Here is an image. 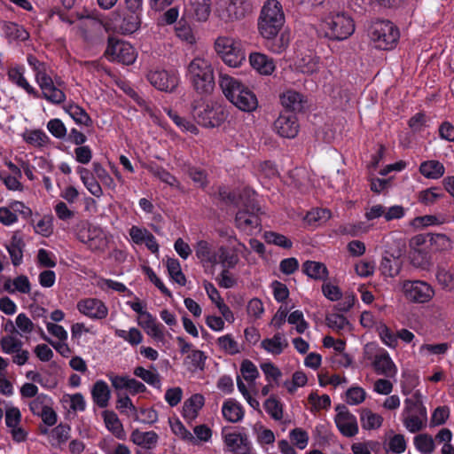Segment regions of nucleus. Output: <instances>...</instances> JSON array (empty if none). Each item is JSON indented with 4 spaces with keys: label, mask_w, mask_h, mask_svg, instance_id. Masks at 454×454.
I'll list each match as a JSON object with an SVG mask.
<instances>
[{
    "label": "nucleus",
    "mask_w": 454,
    "mask_h": 454,
    "mask_svg": "<svg viewBox=\"0 0 454 454\" xmlns=\"http://www.w3.org/2000/svg\"><path fill=\"white\" fill-rule=\"evenodd\" d=\"M194 94L192 102V114L194 121L204 128L221 126L228 118L229 112L221 104L209 103L203 98L209 93V87H193ZM214 87H210L212 90Z\"/></svg>",
    "instance_id": "nucleus-1"
},
{
    "label": "nucleus",
    "mask_w": 454,
    "mask_h": 454,
    "mask_svg": "<svg viewBox=\"0 0 454 454\" xmlns=\"http://www.w3.org/2000/svg\"><path fill=\"white\" fill-rule=\"evenodd\" d=\"M285 23L281 4L277 0H267L258 19V29L262 37L277 35Z\"/></svg>",
    "instance_id": "nucleus-2"
},
{
    "label": "nucleus",
    "mask_w": 454,
    "mask_h": 454,
    "mask_svg": "<svg viewBox=\"0 0 454 454\" xmlns=\"http://www.w3.org/2000/svg\"><path fill=\"white\" fill-rule=\"evenodd\" d=\"M325 36L333 41L348 38L355 31L353 20L345 13H336L325 18L321 25Z\"/></svg>",
    "instance_id": "nucleus-3"
},
{
    "label": "nucleus",
    "mask_w": 454,
    "mask_h": 454,
    "mask_svg": "<svg viewBox=\"0 0 454 454\" xmlns=\"http://www.w3.org/2000/svg\"><path fill=\"white\" fill-rule=\"evenodd\" d=\"M215 50L223 61L231 67H239L246 59V53L240 40L230 36H218Z\"/></svg>",
    "instance_id": "nucleus-4"
},
{
    "label": "nucleus",
    "mask_w": 454,
    "mask_h": 454,
    "mask_svg": "<svg viewBox=\"0 0 454 454\" xmlns=\"http://www.w3.org/2000/svg\"><path fill=\"white\" fill-rule=\"evenodd\" d=\"M371 39L378 49L387 51L394 48L400 37L398 28L389 20H377L368 29Z\"/></svg>",
    "instance_id": "nucleus-5"
},
{
    "label": "nucleus",
    "mask_w": 454,
    "mask_h": 454,
    "mask_svg": "<svg viewBox=\"0 0 454 454\" xmlns=\"http://www.w3.org/2000/svg\"><path fill=\"white\" fill-rule=\"evenodd\" d=\"M223 94L237 108L251 113L258 107L255 94L248 87H221Z\"/></svg>",
    "instance_id": "nucleus-6"
},
{
    "label": "nucleus",
    "mask_w": 454,
    "mask_h": 454,
    "mask_svg": "<svg viewBox=\"0 0 454 454\" xmlns=\"http://www.w3.org/2000/svg\"><path fill=\"white\" fill-rule=\"evenodd\" d=\"M76 238L91 252L104 251L107 247L106 235L98 225L88 223L82 224L77 230Z\"/></svg>",
    "instance_id": "nucleus-7"
},
{
    "label": "nucleus",
    "mask_w": 454,
    "mask_h": 454,
    "mask_svg": "<svg viewBox=\"0 0 454 454\" xmlns=\"http://www.w3.org/2000/svg\"><path fill=\"white\" fill-rule=\"evenodd\" d=\"M250 5L246 0H220L215 15L224 22L241 20L249 12Z\"/></svg>",
    "instance_id": "nucleus-8"
},
{
    "label": "nucleus",
    "mask_w": 454,
    "mask_h": 454,
    "mask_svg": "<svg viewBox=\"0 0 454 454\" xmlns=\"http://www.w3.org/2000/svg\"><path fill=\"white\" fill-rule=\"evenodd\" d=\"M105 54L110 60L123 65L133 64L137 58L136 51L131 44L114 36L108 37Z\"/></svg>",
    "instance_id": "nucleus-9"
},
{
    "label": "nucleus",
    "mask_w": 454,
    "mask_h": 454,
    "mask_svg": "<svg viewBox=\"0 0 454 454\" xmlns=\"http://www.w3.org/2000/svg\"><path fill=\"white\" fill-rule=\"evenodd\" d=\"M245 207V208L239 209L236 213L235 226L240 231L251 235L253 231L261 225V219L257 215L261 207L254 201H251L249 205H246Z\"/></svg>",
    "instance_id": "nucleus-10"
},
{
    "label": "nucleus",
    "mask_w": 454,
    "mask_h": 454,
    "mask_svg": "<svg viewBox=\"0 0 454 454\" xmlns=\"http://www.w3.org/2000/svg\"><path fill=\"white\" fill-rule=\"evenodd\" d=\"M223 441L229 451L235 454H256L246 433L222 431Z\"/></svg>",
    "instance_id": "nucleus-11"
},
{
    "label": "nucleus",
    "mask_w": 454,
    "mask_h": 454,
    "mask_svg": "<svg viewBox=\"0 0 454 454\" xmlns=\"http://www.w3.org/2000/svg\"><path fill=\"white\" fill-rule=\"evenodd\" d=\"M188 76L193 85H210L214 83V71L204 59H194L188 67Z\"/></svg>",
    "instance_id": "nucleus-12"
},
{
    "label": "nucleus",
    "mask_w": 454,
    "mask_h": 454,
    "mask_svg": "<svg viewBox=\"0 0 454 454\" xmlns=\"http://www.w3.org/2000/svg\"><path fill=\"white\" fill-rule=\"evenodd\" d=\"M403 292L405 297L415 303H426L434 294L433 287L422 280H406L403 283Z\"/></svg>",
    "instance_id": "nucleus-13"
},
{
    "label": "nucleus",
    "mask_w": 454,
    "mask_h": 454,
    "mask_svg": "<svg viewBox=\"0 0 454 454\" xmlns=\"http://www.w3.org/2000/svg\"><path fill=\"white\" fill-rule=\"evenodd\" d=\"M337 414L334 422L337 428L346 437H353L358 433V425L356 418L349 412L344 404L336 406Z\"/></svg>",
    "instance_id": "nucleus-14"
},
{
    "label": "nucleus",
    "mask_w": 454,
    "mask_h": 454,
    "mask_svg": "<svg viewBox=\"0 0 454 454\" xmlns=\"http://www.w3.org/2000/svg\"><path fill=\"white\" fill-rule=\"evenodd\" d=\"M280 103L285 108V112L294 114L295 113H304L309 108L307 96L291 89L280 95Z\"/></svg>",
    "instance_id": "nucleus-15"
},
{
    "label": "nucleus",
    "mask_w": 454,
    "mask_h": 454,
    "mask_svg": "<svg viewBox=\"0 0 454 454\" xmlns=\"http://www.w3.org/2000/svg\"><path fill=\"white\" fill-rule=\"evenodd\" d=\"M78 311L94 320L105 319L108 315V308L99 299L85 298L77 302Z\"/></svg>",
    "instance_id": "nucleus-16"
},
{
    "label": "nucleus",
    "mask_w": 454,
    "mask_h": 454,
    "mask_svg": "<svg viewBox=\"0 0 454 454\" xmlns=\"http://www.w3.org/2000/svg\"><path fill=\"white\" fill-rule=\"evenodd\" d=\"M299 128L298 119L292 113H281L274 121L275 131L285 138H294L299 132Z\"/></svg>",
    "instance_id": "nucleus-17"
},
{
    "label": "nucleus",
    "mask_w": 454,
    "mask_h": 454,
    "mask_svg": "<svg viewBox=\"0 0 454 454\" xmlns=\"http://www.w3.org/2000/svg\"><path fill=\"white\" fill-rule=\"evenodd\" d=\"M372 366L378 374L386 377L392 378L397 372L395 363L385 349H381L375 355Z\"/></svg>",
    "instance_id": "nucleus-18"
},
{
    "label": "nucleus",
    "mask_w": 454,
    "mask_h": 454,
    "mask_svg": "<svg viewBox=\"0 0 454 454\" xmlns=\"http://www.w3.org/2000/svg\"><path fill=\"white\" fill-rule=\"evenodd\" d=\"M195 254L204 267L216 265L215 256L217 250L207 240H199L195 245Z\"/></svg>",
    "instance_id": "nucleus-19"
},
{
    "label": "nucleus",
    "mask_w": 454,
    "mask_h": 454,
    "mask_svg": "<svg viewBox=\"0 0 454 454\" xmlns=\"http://www.w3.org/2000/svg\"><path fill=\"white\" fill-rule=\"evenodd\" d=\"M215 261L216 265L220 264L223 269L232 270L239 262V251L235 247L220 246L217 248Z\"/></svg>",
    "instance_id": "nucleus-20"
},
{
    "label": "nucleus",
    "mask_w": 454,
    "mask_h": 454,
    "mask_svg": "<svg viewBox=\"0 0 454 454\" xmlns=\"http://www.w3.org/2000/svg\"><path fill=\"white\" fill-rule=\"evenodd\" d=\"M223 417L231 423H237L243 419L245 410L235 399H226L222 406Z\"/></svg>",
    "instance_id": "nucleus-21"
},
{
    "label": "nucleus",
    "mask_w": 454,
    "mask_h": 454,
    "mask_svg": "<svg viewBox=\"0 0 454 454\" xmlns=\"http://www.w3.org/2000/svg\"><path fill=\"white\" fill-rule=\"evenodd\" d=\"M13 266H20L23 262V250L25 242L22 238L13 234L11 239L4 244Z\"/></svg>",
    "instance_id": "nucleus-22"
},
{
    "label": "nucleus",
    "mask_w": 454,
    "mask_h": 454,
    "mask_svg": "<svg viewBox=\"0 0 454 454\" xmlns=\"http://www.w3.org/2000/svg\"><path fill=\"white\" fill-rule=\"evenodd\" d=\"M249 62L251 67L262 74H270L275 69L273 59L262 53H250Z\"/></svg>",
    "instance_id": "nucleus-23"
},
{
    "label": "nucleus",
    "mask_w": 454,
    "mask_h": 454,
    "mask_svg": "<svg viewBox=\"0 0 454 454\" xmlns=\"http://www.w3.org/2000/svg\"><path fill=\"white\" fill-rule=\"evenodd\" d=\"M205 398L200 394H194L190 398H188L183 405V417L187 420L194 419L199 411L204 406Z\"/></svg>",
    "instance_id": "nucleus-24"
},
{
    "label": "nucleus",
    "mask_w": 454,
    "mask_h": 454,
    "mask_svg": "<svg viewBox=\"0 0 454 454\" xmlns=\"http://www.w3.org/2000/svg\"><path fill=\"white\" fill-rule=\"evenodd\" d=\"M93 402L100 408L108 406L111 391L107 383L102 380H97L91 389Z\"/></svg>",
    "instance_id": "nucleus-25"
},
{
    "label": "nucleus",
    "mask_w": 454,
    "mask_h": 454,
    "mask_svg": "<svg viewBox=\"0 0 454 454\" xmlns=\"http://www.w3.org/2000/svg\"><path fill=\"white\" fill-rule=\"evenodd\" d=\"M419 173L427 179H439L443 176L445 168L442 162L436 160L422 161L419 165Z\"/></svg>",
    "instance_id": "nucleus-26"
},
{
    "label": "nucleus",
    "mask_w": 454,
    "mask_h": 454,
    "mask_svg": "<svg viewBox=\"0 0 454 454\" xmlns=\"http://www.w3.org/2000/svg\"><path fill=\"white\" fill-rule=\"evenodd\" d=\"M159 436L154 431L141 432L138 429L132 431L130 441L145 449L153 448L158 442Z\"/></svg>",
    "instance_id": "nucleus-27"
},
{
    "label": "nucleus",
    "mask_w": 454,
    "mask_h": 454,
    "mask_svg": "<svg viewBox=\"0 0 454 454\" xmlns=\"http://www.w3.org/2000/svg\"><path fill=\"white\" fill-rule=\"evenodd\" d=\"M302 272L315 280H325L328 277V270L323 262L306 261L302 264Z\"/></svg>",
    "instance_id": "nucleus-28"
},
{
    "label": "nucleus",
    "mask_w": 454,
    "mask_h": 454,
    "mask_svg": "<svg viewBox=\"0 0 454 454\" xmlns=\"http://www.w3.org/2000/svg\"><path fill=\"white\" fill-rule=\"evenodd\" d=\"M211 12V0H191L190 13L199 22L207 20Z\"/></svg>",
    "instance_id": "nucleus-29"
},
{
    "label": "nucleus",
    "mask_w": 454,
    "mask_h": 454,
    "mask_svg": "<svg viewBox=\"0 0 454 454\" xmlns=\"http://www.w3.org/2000/svg\"><path fill=\"white\" fill-rule=\"evenodd\" d=\"M147 78L151 85H177L178 78L174 73L166 70H154L147 74Z\"/></svg>",
    "instance_id": "nucleus-30"
},
{
    "label": "nucleus",
    "mask_w": 454,
    "mask_h": 454,
    "mask_svg": "<svg viewBox=\"0 0 454 454\" xmlns=\"http://www.w3.org/2000/svg\"><path fill=\"white\" fill-rule=\"evenodd\" d=\"M360 422L364 430H373L381 427L383 418L370 409L364 408L360 411Z\"/></svg>",
    "instance_id": "nucleus-31"
},
{
    "label": "nucleus",
    "mask_w": 454,
    "mask_h": 454,
    "mask_svg": "<svg viewBox=\"0 0 454 454\" xmlns=\"http://www.w3.org/2000/svg\"><path fill=\"white\" fill-rule=\"evenodd\" d=\"M287 345L286 340L283 339L279 333L274 334L272 338L264 339L261 343L263 349L273 355H280Z\"/></svg>",
    "instance_id": "nucleus-32"
},
{
    "label": "nucleus",
    "mask_w": 454,
    "mask_h": 454,
    "mask_svg": "<svg viewBox=\"0 0 454 454\" xmlns=\"http://www.w3.org/2000/svg\"><path fill=\"white\" fill-rule=\"evenodd\" d=\"M185 171L197 187L205 189L209 184L208 175L206 169L188 164Z\"/></svg>",
    "instance_id": "nucleus-33"
},
{
    "label": "nucleus",
    "mask_w": 454,
    "mask_h": 454,
    "mask_svg": "<svg viewBox=\"0 0 454 454\" xmlns=\"http://www.w3.org/2000/svg\"><path fill=\"white\" fill-rule=\"evenodd\" d=\"M3 30L10 41L24 42L29 38L28 32L22 26L14 22H4Z\"/></svg>",
    "instance_id": "nucleus-34"
},
{
    "label": "nucleus",
    "mask_w": 454,
    "mask_h": 454,
    "mask_svg": "<svg viewBox=\"0 0 454 454\" xmlns=\"http://www.w3.org/2000/svg\"><path fill=\"white\" fill-rule=\"evenodd\" d=\"M145 330L147 334L157 340H162L164 338V325L157 322L156 317L152 314H146L144 323L140 324Z\"/></svg>",
    "instance_id": "nucleus-35"
},
{
    "label": "nucleus",
    "mask_w": 454,
    "mask_h": 454,
    "mask_svg": "<svg viewBox=\"0 0 454 454\" xmlns=\"http://www.w3.org/2000/svg\"><path fill=\"white\" fill-rule=\"evenodd\" d=\"M266 40V47L274 53H281L289 44V36L285 33H279L271 37H263Z\"/></svg>",
    "instance_id": "nucleus-36"
},
{
    "label": "nucleus",
    "mask_w": 454,
    "mask_h": 454,
    "mask_svg": "<svg viewBox=\"0 0 454 454\" xmlns=\"http://www.w3.org/2000/svg\"><path fill=\"white\" fill-rule=\"evenodd\" d=\"M23 139L27 144L34 147H43L50 141L47 134L42 129L27 130L23 134Z\"/></svg>",
    "instance_id": "nucleus-37"
},
{
    "label": "nucleus",
    "mask_w": 454,
    "mask_h": 454,
    "mask_svg": "<svg viewBox=\"0 0 454 454\" xmlns=\"http://www.w3.org/2000/svg\"><path fill=\"white\" fill-rule=\"evenodd\" d=\"M253 432L256 436L257 443L262 447H264L265 445H271L275 442V434L273 431L264 427L260 422L254 425Z\"/></svg>",
    "instance_id": "nucleus-38"
},
{
    "label": "nucleus",
    "mask_w": 454,
    "mask_h": 454,
    "mask_svg": "<svg viewBox=\"0 0 454 454\" xmlns=\"http://www.w3.org/2000/svg\"><path fill=\"white\" fill-rule=\"evenodd\" d=\"M71 427L68 424L60 423L50 432L52 446H60L67 442L70 437Z\"/></svg>",
    "instance_id": "nucleus-39"
},
{
    "label": "nucleus",
    "mask_w": 454,
    "mask_h": 454,
    "mask_svg": "<svg viewBox=\"0 0 454 454\" xmlns=\"http://www.w3.org/2000/svg\"><path fill=\"white\" fill-rule=\"evenodd\" d=\"M380 270L383 275L390 278L397 276L401 270V262L397 257L384 256L380 262Z\"/></svg>",
    "instance_id": "nucleus-40"
},
{
    "label": "nucleus",
    "mask_w": 454,
    "mask_h": 454,
    "mask_svg": "<svg viewBox=\"0 0 454 454\" xmlns=\"http://www.w3.org/2000/svg\"><path fill=\"white\" fill-rule=\"evenodd\" d=\"M443 197L444 193L441 192V189L439 187L433 186L419 192L418 194V200L425 206H432L438 200Z\"/></svg>",
    "instance_id": "nucleus-41"
},
{
    "label": "nucleus",
    "mask_w": 454,
    "mask_h": 454,
    "mask_svg": "<svg viewBox=\"0 0 454 454\" xmlns=\"http://www.w3.org/2000/svg\"><path fill=\"white\" fill-rule=\"evenodd\" d=\"M415 448L422 454H432L435 449L433 437L428 434H419L413 440Z\"/></svg>",
    "instance_id": "nucleus-42"
},
{
    "label": "nucleus",
    "mask_w": 454,
    "mask_h": 454,
    "mask_svg": "<svg viewBox=\"0 0 454 454\" xmlns=\"http://www.w3.org/2000/svg\"><path fill=\"white\" fill-rule=\"evenodd\" d=\"M140 23V12H127L124 14L120 27L124 34H132L139 28Z\"/></svg>",
    "instance_id": "nucleus-43"
},
{
    "label": "nucleus",
    "mask_w": 454,
    "mask_h": 454,
    "mask_svg": "<svg viewBox=\"0 0 454 454\" xmlns=\"http://www.w3.org/2000/svg\"><path fill=\"white\" fill-rule=\"evenodd\" d=\"M134 375L142 379L145 382L155 388H160L161 381L158 372H152L142 366H137L134 369Z\"/></svg>",
    "instance_id": "nucleus-44"
},
{
    "label": "nucleus",
    "mask_w": 454,
    "mask_h": 454,
    "mask_svg": "<svg viewBox=\"0 0 454 454\" xmlns=\"http://www.w3.org/2000/svg\"><path fill=\"white\" fill-rule=\"evenodd\" d=\"M105 423L108 430L111 431L116 438L120 440L125 439L126 434L123 426L114 412L105 415Z\"/></svg>",
    "instance_id": "nucleus-45"
},
{
    "label": "nucleus",
    "mask_w": 454,
    "mask_h": 454,
    "mask_svg": "<svg viewBox=\"0 0 454 454\" xmlns=\"http://www.w3.org/2000/svg\"><path fill=\"white\" fill-rule=\"evenodd\" d=\"M67 113L75 121V123L84 125L86 127L92 125V120L90 115L82 107L79 106L78 105L69 106Z\"/></svg>",
    "instance_id": "nucleus-46"
},
{
    "label": "nucleus",
    "mask_w": 454,
    "mask_h": 454,
    "mask_svg": "<svg viewBox=\"0 0 454 454\" xmlns=\"http://www.w3.org/2000/svg\"><path fill=\"white\" fill-rule=\"evenodd\" d=\"M114 334L116 337L121 338L129 342L131 346H137L143 341V334L136 327H132L129 331L116 329Z\"/></svg>",
    "instance_id": "nucleus-47"
},
{
    "label": "nucleus",
    "mask_w": 454,
    "mask_h": 454,
    "mask_svg": "<svg viewBox=\"0 0 454 454\" xmlns=\"http://www.w3.org/2000/svg\"><path fill=\"white\" fill-rule=\"evenodd\" d=\"M52 220V215H44L35 224L34 223V220L31 218L29 223H31L34 226V230L37 234H40L43 237L47 238L50 237L53 232Z\"/></svg>",
    "instance_id": "nucleus-48"
},
{
    "label": "nucleus",
    "mask_w": 454,
    "mask_h": 454,
    "mask_svg": "<svg viewBox=\"0 0 454 454\" xmlns=\"http://www.w3.org/2000/svg\"><path fill=\"white\" fill-rule=\"evenodd\" d=\"M263 239L266 243L280 247L285 249H290L293 247V242L283 234L275 231H265Z\"/></svg>",
    "instance_id": "nucleus-49"
},
{
    "label": "nucleus",
    "mask_w": 454,
    "mask_h": 454,
    "mask_svg": "<svg viewBox=\"0 0 454 454\" xmlns=\"http://www.w3.org/2000/svg\"><path fill=\"white\" fill-rule=\"evenodd\" d=\"M265 411L274 419L280 420L283 418V406L275 396H270L263 403Z\"/></svg>",
    "instance_id": "nucleus-50"
},
{
    "label": "nucleus",
    "mask_w": 454,
    "mask_h": 454,
    "mask_svg": "<svg viewBox=\"0 0 454 454\" xmlns=\"http://www.w3.org/2000/svg\"><path fill=\"white\" fill-rule=\"evenodd\" d=\"M0 346L4 353L13 354L22 349L23 342L13 336H4L0 340Z\"/></svg>",
    "instance_id": "nucleus-51"
},
{
    "label": "nucleus",
    "mask_w": 454,
    "mask_h": 454,
    "mask_svg": "<svg viewBox=\"0 0 454 454\" xmlns=\"http://www.w3.org/2000/svg\"><path fill=\"white\" fill-rule=\"evenodd\" d=\"M43 98L52 104H60L65 101L66 95L59 87H40Z\"/></svg>",
    "instance_id": "nucleus-52"
},
{
    "label": "nucleus",
    "mask_w": 454,
    "mask_h": 454,
    "mask_svg": "<svg viewBox=\"0 0 454 454\" xmlns=\"http://www.w3.org/2000/svg\"><path fill=\"white\" fill-rule=\"evenodd\" d=\"M217 344L221 349L229 355H236L239 353V343L232 338L231 334H225L217 339Z\"/></svg>",
    "instance_id": "nucleus-53"
},
{
    "label": "nucleus",
    "mask_w": 454,
    "mask_h": 454,
    "mask_svg": "<svg viewBox=\"0 0 454 454\" xmlns=\"http://www.w3.org/2000/svg\"><path fill=\"white\" fill-rule=\"evenodd\" d=\"M134 413L136 415L134 419L140 423L152 425L158 421V412L153 407L140 408Z\"/></svg>",
    "instance_id": "nucleus-54"
},
{
    "label": "nucleus",
    "mask_w": 454,
    "mask_h": 454,
    "mask_svg": "<svg viewBox=\"0 0 454 454\" xmlns=\"http://www.w3.org/2000/svg\"><path fill=\"white\" fill-rule=\"evenodd\" d=\"M175 30L176 35L182 40H184L188 43L193 42L194 36L192 30L185 18L182 17L179 20L176 21Z\"/></svg>",
    "instance_id": "nucleus-55"
},
{
    "label": "nucleus",
    "mask_w": 454,
    "mask_h": 454,
    "mask_svg": "<svg viewBox=\"0 0 454 454\" xmlns=\"http://www.w3.org/2000/svg\"><path fill=\"white\" fill-rule=\"evenodd\" d=\"M366 392L361 387H351L346 391V403L349 405H357L364 401Z\"/></svg>",
    "instance_id": "nucleus-56"
},
{
    "label": "nucleus",
    "mask_w": 454,
    "mask_h": 454,
    "mask_svg": "<svg viewBox=\"0 0 454 454\" xmlns=\"http://www.w3.org/2000/svg\"><path fill=\"white\" fill-rule=\"evenodd\" d=\"M291 442L300 450H303L308 445L309 434L308 433L301 428L295 427L289 433Z\"/></svg>",
    "instance_id": "nucleus-57"
},
{
    "label": "nucleus",
    "mask_w": 454,
    "mask_h": 454,
    "mask_svg": "<svg viewBox=\"0 0 454 454\" xmlns=\"http://www.w3.org/2000/svg\"><path fill=\"white\" fill-rule=\"evenodd\" d=\"M308 402L316 411L327 410L331 406V398L325 394L319 396L316 392H311L308 396Z\"/></svg>",
    "instance_id": "nucleus-58"
},
{
    "label": "nucleus",
    "mask_w": 454,
    "mask_h": 454,
    "mask_svg": "<svg viewBox=\"0 0 454 454\" xmlns=\"http://www.w3.org/2000/svg\"><path fill=\"white\" fill-rule=\"evenodd\" d=\"M186 360H189L193 370L203 371L206 365L207 356L205 352L199 349H192L190 354L187 355Z\"/></svg>",
    "instance_id": "nucleus-59"
},
{
    "label": "nucleus",
    "mask_w": 454,
    "mask_h": 454,
    "mask_svg": "<svg viewBox=\"0 0 454 454\" xmlns=\"http://www.w3.org/2000/svg\"><path fill=\"white\" fill-rule=\"evenodd\" d=\"M326 325L336 331L343 330L348 325V320L346 317L340 313H331L325 317Z\"/></svg>",
    "instance_id": "nucleus-60"
},
{
    "label": "nucleus",
    "mask_w": 454,
    "mask_h": 454,
    "mask_svg": "<svg viewBox=\"0 0 454 454\" xmlns=\"http://www.w3.org/2000/svg\"><path fill=\"white\" fill-rule=\"evenodd\" d=\"M47 129L56 138L61 139L67 136V128L60 119L54 118L50 120L47 123Z\"/></svg>",
    "instance_id": "nucleus-61"
},
{
    "label": "nucleus",
    "mask_w": 454,
    "mask_h": 454,
    "mask_svg": "<svg viewBox=\"0 0 454 454\" xmlns=\"http://www.w3.org/2000/svg\"><path fill=\"white\" fill-rule=\"evenodd\" d=\"M287 321L290 325H296V331L299 333H303L309 327V324L304 319L301 310H294L291 312L287 317Z\"/></svg>",
    "instance_id": "nucleus-62"
},
{
    "label": "nucleus",
    "mask_w": 454,
    "mask_h": 454,
    "mask_svg": "<svg viewBox=\"0 0 454 454\" xmlns=\"http://www.w3.org/2000/svg\"><path fill=\"white\" fill-rule=\"evenodd\" d=\"M388 450L395 454H402L405 451L407 442L403 434H397L388 441Z\"/></svg>",
    "instance_id": "nucleus-63"
},
{
    "label": "nucleus",
    "mask_w": 454,
    "mask_h": 454,
    "mask_svg": "<svg viewBox=\"0 0 454 454\" xmlns=\"http://www.w3.org/2000/svg\"><path fill=\"white\" fill-rule=\"evenodd\" d=\"M436 279L444 289H451L454 286V274L444 268H438Z\"/></svg>",
    "instance_id": "nucleus-64"
}]
</instances>
